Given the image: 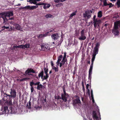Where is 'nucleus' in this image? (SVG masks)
Segmentation results:
<instances>
[{
	"mask_svg": "<svg viewBox=\"0 0 120 120\" xmlns=\"http://www.w3.org/2000/svg\"><path fill=\"white\" fill-rule=\"evenodd\" d=\"M108 5H109V8H110L113 6V5H112L111 3H110L109 4H108Z\"/></svg>",
	"mask_w": 120,
	"mask_h": 120,
	"instance_id": "49",
	"label": "nucleus"
},
{
	"mask_svg": "<svg viewBox=\"0 0 120 120\" xmlns=\"http://www.w3.org/2000/svg\"><path fill=\"white\" fill-rule=\"evenodd\" d=\"M90 61L89 60V61H88V62H87V63L88 64H90Z\"/></svg>",
	"mask_w": 120,
	"mask_h": 120,
	"instance_id": "64",
	"label": "nucleus"
},
{
	"mask_svg": "<svg viewBox=\"0 0 120 120\" xmlns=\"http://www.w3.org/2000/svg\"><path fill=\"white\" fill-rule=\"evenodd\" d=\"M52 69H54L55 72H58V68H57L55 66L52 68Z\"/></svg>",
	"mask_w": 120,
	"mask_h": 120,
	"instance_id": "42",
	"label": "nucleus"
},
{
	"mask_svg": "<svg viewBox=\"0 0 120 120\" xmlns=\"http://www.w3.org/2000/svg\"><path fill=\"white\" fill-rule=\"evenodd\" d=\"M92 68H90L89 71L88 79L90 80L91 78V75L92 74Z\"/></svg>",
	"mask_w": 120,
	"mask_h": 120,
	"instance_id": "18",
	"label": "nucleus"
},
{
	"mask_svg": "<svg viewBox=\"0 0 120 120\" xmlns=\"http://www.w3.org/2000/svg\"><path fill=\"white\" fill-rule=\"evenodd\" d=\"M14 19V18L13 17H11V18H9L8 19V20H11L12 19Z\"/></svg>",
	"mask_w": 120,
	"mask_h": 120,
	"instance_id": "61",
	"label": "nucleus"
},
{
	"mask_svg": "<svg viewBox=\"0 0 120 120\" xmlns=\"http://www.w3.org/2000/svg\"><path fill=\"white\" fill-rule=\"evenodd\" d=\"M92 12V11L91 10H87L85 11V13L83 14V16L85 18L86 17L87 19H88L91 17Z\"/></svg>",
	"mask_w": 120,
	"mask_h": 120,
	"instance_id": "3",
	"label": "nucleus"
},
{
	"mask_svg": "<svg viewBox=\"0 0 120 120\" xmlns=\"http://www.w3.org/2000/svg\"><path fill=\"white\" fill-rule=\"evenodd\" d=\"M5 12H2L0 13V18H3V16H8L10 14H11L12 15V14H11V13L9 14V13H7L5 14Z\"/></svg>",
	"mask_w": 120,
	"mask_h": 120,
	"instance_id": "20",
	"label": "nucleus"
},
{
	"mask_svg": "<svg viewBox=\"0 0 120 120\" xmlns=\"http://www.w3.org/2000/svg\"><path fill=\"white\" fill-rule=\"evenodd\" d=\"M2 28L3 29L2 30H3L5 29H9V26L6 27L4 26H2Z\"/></svg>",
	"mask_w": 120,
	"mask_h": 120,
	"instance_id": "43",
	"label": "nucleus"
},
{
	"mask_svg": "<svg viewBox=\"0 0 120 120\" xmlns=\"http://www.w3.org/2000/svg\"><path fill=\"white\" fill-rule=\"evenodd\" d=\"M92 114V117L93 119L95 120H100L101 118L100 119L98 118V117L97 116L96 112L95 111H93Z\"/></svg>",
	"mask_w": 120,
	"mask_h": 120,
	"instance_id": "11",
	"label": "nucleus"
},
{
	"mask_svg": "<svg viewBox=\"0 0 120 120\" xmlns=\"http://www.w3.org/2000/svg\"><path fill=\"white\" fill-rule=\"evenodd\" d=\"M27 2H29L30 4H36L37 2L35 0H29V1L27 0Z\"/></svg>",
	"mask_w": 120,
	"mask_h": 120,
	"instance_id": "30",
	"label": "nucleus"
},
{
	"mask_svg": "<svg viewBox=\"0 0 120 120\" xmlns=\"http://www.w3.org/2000/svg\"><path fill=\"white\" fill-rule=\"evenodd\" d=\"M63 57V56L62 55H60L57 58V60L56 63L57 65H59V63H60V61L61 60Z\"/></svg>",
	"mask_w": 120,
	"mask_h": 120,
	"instance_id": "16",
	"label": "nucleus"
},
{
	"mask_svg": "<svg viewBox=\"0 0 120 120\" xmlns=\"http://www.w3.org/2000/svg\"><path fill=\"white\" fill-rule=\"evenodd\" d=\"M89 86V84H87L86 85V89H87V90H88V91L89 92V94H90V90H89V89H88Z\"/></svg>",
	"mask_w": 120,
	"mask_h": 120,
	"instance_id": "48",
	"label": "nucleus"
},
{
	"mask_svg": "<svg viewBox=\"0 0 120 120\" xmlns=\"http://www.w3.org/2000/svg\"><path fill=\"white\" fill-rule=\"evenodd\" d=\"M15 27L17 29L19 30L20 29V26L17 24H16L15 25Z\"/></svg>",
	"mask_w": 120,
	"mask_h": 120,
	"instance_id": "41",
	"label": "nucleus"
},
{
	"mask_svg": "<svg viewBox=\"0 0 120 120\" xmlns=\"http://www.w3.org/2000/svg\"><path fill=\"white\" fill-rule=\"evenodd\" d=\"M75 35L77 36L79 35V30H76L75 31Z\"/></svg>",
	"mask_w": 120,
	"mask_h": 120,
	"instance_id": "40",
	"label": "nucleus"
},
{
	"mask_svg": "<svg viewBox=\"0 0 120 120\" xmlns=\"http://www.w3.org/2000/svg\"><path fill=\"white\" fill-rule=\"evenodd\" d=\"M100 44L99 43H97L96 46L94 48V53L93 55H95L98 53V48H99Z\"/></svg>",
	"mask_w": 120,
	"mask_h": 120,
	"instance_id": "8",
	"label": "nucleus"
},
{
	"mask_svg": "<svg viewBox=\"0 0 120 120\" xmlns=\"http://www.w3.org/2000/svg\"><path fill=\"white\" fill-rule=\"evenodd\" d=\"M60 0H54V1L56 3H59Z\"/></svg>",
	"mask_w": 120,
	"mask_h": 120,
	"instance_id": "54",
	"label": "nucleus"
},
{
	"mask_svg": "<svg viewBox=\"0 0 120 120\" xmlns=\"http://www.w3.org/2000/svg\"><path fill=\"white\" fill-rule=\"evenodd\" d=\"M43 5V8L45 9H46L47 8H49L50 6V4H47L46 3H44V4Z\"/></svg>",
	"mask_w": 120,
	"mask_h": 120,
	"instance_id": "25",
	"label": "nucleus"
},
{
	"mask_svg": "<svg viewBox=\"0 0 120 120\" xmlns=\"http://www.w3.org/2000/svg\"><path fill=\"white\" fill-rule=\"evenodd\" d=\"M91 97L92 100V101L94 103V99L93 94V91L92 90H91Z\"/></svg>",
	"mask_w": 120,
	"mask_h": 120,
	"instance_id": "32",
	"label": "nucleus"
},
{
	"mask_svg": "<svg viewBox=\"0 0 120 120\" xmlns=\"http://www.w3.org/2000/svg\"><path fill=\"white\" fill-rule=\"evenodd\" d=\"M38 6L37 5L31 6H30L29 5H28L27 6L25 7H24V9H29L30 10H31L35 9L38 8Z\"/></svg>",
	"mask_w": 120,
	"mask_h": 120,
	"instance_id": "10",
	"label": "nucleus"
},
{
	"mask_svg": "<svg viewBox=\"0 0 120 120\" xmlns=\"http://www.w3.org/2000/svg\"><path fill=\"white\" fill-rule=\"evenodd\" d=\"M119 16L118 15V14H115L113 16L112 18V19L113 20H116V19L119 18Z\"/></svg>",
	"mask_w": 120,
	"mask_h": 120,
	"instance_id": "28",
	"label": "nucleus"
},
{
	"mask_svg": "<svg viewBox=\"0 0 120 120\" xmlns=\"http://www.w3.org/2000/svg\"><path fill=\"white\" fill-rule=\"evenodd\" d=\"M77 12V11H75L74 12H73L69 16V18L70 19L71 18V17L73 16H74L75 15H76V14Z\"/></svg>",
	"mask_w": 120,
	"mask_h": 120,
	"instance_id": "29",
	"label": "nucleus"
},
{
	"mask_svg": "<svg viewBox=\"0 0 120 120\" xmlns=\"http://www.w3.org/2000/svg\"><path fill=\"white\" fill-rule=\"evenodd\" d=\"M11 113H15V112H16V111L15 110V108H11Z\"/></svg>",
	"mask_w": 120,
	"mask_h": 120,
	"instance_id": "34",
	"label": "nucleus"
},
{
	"mask_svg": "<svg viewBox=\"0 0 120 120\" xmlns=\"http://www.w3.org/2000/svg\"><path fill=\"white\" fill-rule=\"evenodd\" d=\"M28 79L27 78H24L22 79L23 81H25L27 80V79Z\"/></svg>",
	"mask_w": 120,
	"mask_h": 120,
	"instance_id": "57",
	"label": "nucleus"
},
{
	"mask_svg": "<svg viewBox=\"0 0 120 120\" xmlns=\"http://www.w3.org/2000/svg\"><path fill=\"white\" fill-rule=\"evenodd\" d=\"M31 99V98H30V99L29 101L28 102V104H29V108H30L31 107V102L30 101Z\"/></svg>",
	"mask_w": 120,
	"mask_h": 120,
	"instance_id": "51",
	"label": "nucleus"
},
{
	"mask_svg": "<svg viewBox=\"0 0 120 120\" xmlns=\"http://www.w3.org/2000/svg\"><path fill=\"white\" fill-rule=\"evenodd\" d=\"M116 4L117 5V7L119 8L120 7V0H117L116 3Z\"/></svg>",
	"mask_w": 120,
	"mask_h": 120,
	"instance_id": "36",
	"label": "nucleus"
},
{
	"mask_svg": "<svg viewBox=\"0 0 120 120\" xmlns=\"http://www.w3.org/2000/svg\"><path fill=\"white\" fill-rule=\"evenodd\" d=\"M52 16V15H51L50 14H46V15H45V17L47 18H51Z\"/></svg>",
	"mask_w": 120,
	"mask_h": 120,
	"instance_id": "39",
	"label": "nucleus"
},
{
	"mask_svg": "<svg viewBox=\"0 0 120 120\" xmlns=\"http://www.w3.org/2000/svg\"><path fill=\"white\" fill-rule=\"evenodd\" d=\"M4 99L5 101H6L9 99L11 98L10 96V94H8L6 93H4Z\"/></svg>",
	"mask_w": 120,
	"mask_h": 120,
	"instance_id": "13",
	"label": "nucleus"
},
{
	"mask_svg": "<svg viewBox=\"0 0 120 120\" xmlns=\"http://www.w3.org/2000/svg\"><path fill=\"white\" fill-rule=\"evenodd\" d=\"M66 52H65L64 53V55L63 56V57L62 60H67V59L66 58Z\"/></svg>",
	"mask_w": 120,
	"mask_h": 120,
	"instance_id": "35",
	"label": "nucleus"
},
{
	"mask_svg": "<svg viewBox=\"0 0 120 120\" xmlns=\"http://www.w3.org/2000/svg\"><path fill=\"white\" fill-rule=\"evenodd\" d=\"M61 97L60 96L58 95L57 96H56L55 97V98L57 100L61 99Z\"/></svg>",
	"mask_w": 120,
	"mask_h": 120,
	"instance_id": "46",
	"label": "nucleus"
},
{
	"mask_svg": "<svg viewBox=\"0 0 120 120\" xmlns=\"http://www.w3.org/2000/svg\"><path fill=\"white\" fill-rule=\"evenodd\" d=\"M24 48H29L30 47V45L29 44H26L25 45H24Z\"/></svg>",
	"mask_w": 120,
	"mask_h": 120,
	"instance_id": "37",
	"label": "nucleus"
},
{
	"mask_svg": "<svg viewBox=\"0 0 120 120\" xmlns=\"http://www.w3.org/2000/svg\"><path fill=\"white\" fill-rule=\"evenodd\" d=\"M44 72L43 70L41 71V72L39 73L38 75V77L39 78L41 77V78L42 79L44 78V74H43Z\"/></svg>",
	"mask_w": 120,
	"mask_h": 120,
	"instance_id": "27",
	"label": "nucleus"
},
{
	"mask_svg": "<svg viewBox=\"0 0 120 120\" xmlns=\"http://www.w3.org/2000/svg\"><path fill=\"white\" fill-rule=\"evenodd\" d=\"M20 9H24V7H21V8H20Z\"/></svg>",
	"mask_w": 120,
	"mask_h": 120,
	"instance_id": "63",
	"label": "nucleus"
},
{
	"mask_svg": "<svg viewBox=\"0 0 120 120\" xmlns=\"http://www.w3.org/2000/svg\"><path fill=\"white\" fill-rule=\"evenodd\" d=\"M63 91L64 92V93H62L61 94H63V95H64L68 94L66 93V90H65V89L64 88L63 89Z\"/></svg>",
	"mask_w": 120,
	"mask_h": 120,
	"instance_id": "44",
	"label": "nucleus"
},
{
	"mask_svg": "<svg viewBox=\"0 0 120 120\" xmlns=\"http://www.w3.org/2000/svg\"><path fill=\"white\" fill-rule=\"evenodd\" d=\"M35 71L33 69L31 68H28L25 71V74L26 75H28L30 73H35Z\"/></svg>",
	"mask_w": 120,
	"mask_h": 120,
	"instance_id": "15",
	"label": "nucleus"
},
{
	"mask_svg": "<svg viewBox=\"0 0 120 120\" xmlns=\"http://www.w3.org/2000/svg\"><path fill=\"white\" fill-rule=\"evenodd\" d=\"M11 13V14H12V15L11 14H10L9 15H8V16H3V17L2 18L3 19V20H4V22L3 23V24L5 22H7V21L8 20V19H7V18H6V17H10V16H12L13 15V13L12 11H8V12H5V14H7V13H9L10 14V13Z\"/></svg>",
	"mask_w": 120,
	"mask_h": 120,
	"instance_id": "5",
	"label": "nucleus"
},
{
	"mask_svg": "<svg viewBox=\"0 0 120 120\" xmlns=\"http://www.w3.org/2000/svg\"><path fill=\"white\" fill-rule=\"evenodd\" d=\"M103 5L102 6L103 7L106 6L108 5V4L107 3V1H103Z\"/></svg>",
	"mask_w": 120,
	"mask_h": 120,
	"instance_id": "38",
	"label": "nucleus"
},
{
	"mask_svg": "<svg viewBox=\"0 0 120 120\" xmlns=\"http://www.w3.org/2000/svg\"><path fill=\"white\" fill-rule=\"evenodd\" d=\"M114 26H116V28L120 27V20L115 22L114 23Z\"/></svg>",
	"mask_w": 120,
	"mask_h": 120,
	"instance_id": "22",
	"label": "nucleus"
},
{
	"mask_svg": "<svg viewBox=\"0 0 120 120\" xmlns=\"http://www.w3.org/2000/svg\"><path fill=\"white\" fill-rule=\"evenodd\" d=\"M20 48H22V49H25V48H24V45H20Z\"/></svg>",
	"mask_w": 120,
	"mask_h": 120,
	"instance_id": "53",
	"label": "nucleus"
},
{
	"mask_svg": "<svg viewBox=\"0 0 120 120\" xmlns=\"http://www.w3.org/2000/svg\"><path fill=\"white\" fill-rule=\"evenodd\" d=\"M51 65L52 66H53V61H51Z\"/></svg>",
	"mask_w": 120,
	"mask_h": 120,
	"instance_id": "60",
	"label": "nucleus"
},
{
	"mask_svg": "<svg viewBox=\"0 0 120 120\" xmlns=\"http://www.w3.org/2000/svg\"><path fill=\"white\" fill-rule=\"evenodd\" d=\"M52 39L55 40L58 39L59 37L58 34L57 33H54L52 34L51 36Z\"/></svg>",
	"mask_w": 120,
	"mask_h": 120,
	"instance_id": "14",
	"label": "nucleus"
},
{
	"mask_svg": "<svg viewBox=\"0 0 120 120\" xmlns=\"http://www.w3.org/2000/svg\"><path fill=\"white\" fill-rule=\"evenodd\" d=\"M20 45L19 46L16 45V46H14L13 47V48H14V49H15V48H20Z\"/></svg>",
	"mask_w": 120,
	"mask_h": 120,
	"instance_id": "50",
	"label": "nucleus"
},
{
	"mask_svg": "<svg viewBox=\"0 0 120 120\" xmlns=\"http://www.w3.org/2000/svg\"><path fill=\"white\" fill-rule=\"evenodd\" d=\"M98 25V26H99V25L98 23H94V27L95 28H96L97 27V25Z\"/></svg>",
	"mask_w": 120,
	"mask_h": 120,
	"instance_id": "47",
	"label": "nucleus"
},
{
	"mask_svg": "<svg viewBox=\"0 0 120 120\" xmlns=\"http://www.w3.org/2000/svg\"><path fill=\"white\" fill-rule=\"evenodd\" d=\"M80 36L78 38L79 40L82 41L86 39V35L85 34L84 29L82 30L80 32Z\"/></svg>",
	"mask_w": 120,
	"mask_h": 120,
	"instance_id": "2",
	"label": "nucleus"
},
{
	"mask_svg": "<svg viewBox=\"0 0 120 120\" xmlns=\"http://www.w3.org/2000/svg\"><path fill=\"white\" fill-rule=\"evenodd\" d=\"M101 20H98L97 23H98L99 24L101 23Z\"/></svg>",
	"mask_w": 120,
	"mask_h": 120,
	"instance_id": "56",
	"label": "nucleus"
},
{
	"mask_svg": "<svg viewBox=\"0 0 120 120\" xmlns=\"http://www.w3.org/2000/svg\"><path fill=\"white\" fill-rule=\"evenodd\" d=\"M35 4L36 5H43L44 4V3H36V4Z\"/></svg>",
	"mask_w": 120,
	"mask_h": 120,
	"instance_id": "45",
	"label": "nucleus"
},
{
	"mask_svg": "<svg viewBox=\"0 0 120 120\" xmlns=\"http://www.w3.org/2000/svg\"><path fill=\"white\" fill-rule=\"evenodd\" d=\"M96 56L95 55L93 54V57L92 59L91 64L90 66V68H93L94 62V60Z\"/></svg>",
	"mask_w": 120,
	"mask_h": 120,
	"instance_id": "21",
	"label": "nucleus"
},
{
	"mask_svg": "<svg viewBox=\"0 0 120 120\" xmlns=\"http://www.w3.org/2000/svg\"><path fill=\"white\" fill-rule=\"evenodd\" d=\"M12 98H11L6 101V103L8 105L11 106L12 105Z\"/></svg>",
	"mask_w": 120,
	"mask_h": 120,
	"instance_id": "24",
	"label": "nucleus"
},
{
	"mask_svg": "<svg viewBox=\"0 0 120 120\" xmlns=\"http://www.w3.org/2000/svg\"><path fill=\"white\" fill-rule=\"evenodd\" d=\"M119 29V27L116 28V26H114V28L112 30V32L115 35H119V31L118 30Z\"/></svg>",
	"mask_w": 120,
	"mask_h": 120,
	"instance_id": "6",
	"label": "nucleus"
},
{
	"mask_svg": "<svg viewBox=\"0 0 120 120\" xmlns=\"http://www.w3.org/2000/svg\"><path fill=\"white\" fill-rule=\"evenodd\" d=\"M41 50L47 52L50 51L49 45L48 44H42L41 45Z\"/></svg>",
	"mask_w": 120,
	"mask_h": 120,
	"instance_id": "1",
	"label": "nucleus"
},
{
	"mask_svg": "<svg viewBox=\"0 0 120 120\" xmlns=\"http://www.w3.org/2000/svg\"><path fill=\"white\" fill-rule=\"evenodd\" d=\"M34 84V82H30V85L31 86L30 89L31 91V93L33 92L34 91V88L33 86V85H34V84Z\"/></svg>",
	"mask_w": 120,
	"mask_h": 120,
	"instance_id": "26",
	"label": "nucleus"
},
{
	"mask_svg": "<svg viewBox=\"0 0 120 120\" xmlns=\"http://www.w3.org/2000/svg\"><path fill=\"white\" fill-rule=\"evenodd\" d=\"M11 91L10 92V95L9 96L11 98H14L16 96V90L14 89H11Z\"/></svg>",
	"mask_w": 120,
	"mask_h": 120,
	"instance_id": "4",
	"label": "nucleus"
},
{
	"mask_svg": "<svg viewBox=\"0 0 120 120\" xmlns=\"http://www.w3.org/2000/svg\"><path fill=\"white\" fill-rule=\"evenodd\" d=\"M97 20H98L97 19H95V20L94 21V23H97Z\"/></svg>",
	"mask_w": 120,
	"mask_h": 120,
	"instance_id": "58",
	"label": "nucleus"
},
{
	"mask_svg": "<svg viewBox=\"0 0 120 120\" xmlns=\"http://www.w3.org/2000/svg\"><path fill=\"white\" fill-rule=\"evenodd\" d=\"M44 36V34H41L39 35V37H40L41 38V37H42Z\"/></svg>",
	"mask_w": 120,
	"mask_h": 120,
	"instance_id": "55",
	"label": "nucleus"
},
{
	"mask_svg": "<svg viewBox=\"0 0 120 120\" xmlns=\"http://www.w3.org/2000/svg\"><path fill=\"white\" fill-rule=\"evenodd\" d=\"M67 60H62L61 62H60V63H59V65L60 64V68H61L62 66H64L66 62V63H67Z\"/></svg>",
	"mask_w": 120,
	"mask_h": 120,
	"instance_id": "19",
	"label": "nucleus"
},
{
	"mask_svg": "<svg viewBox=\"0 0 120 120\" xmlns=\"http://www.w3.org/2000/svg\"><path fill=\"white\" fill-rule=\"evenodd\" d=\"M62 5V4L61 3H58L56 5L57 7H60Z\"/></svg>",
	"mask_w": 120,
	"mask_h": 120,
	"instance_id": "52",
	"label": "nucleus"
},
{
	"mask_svg": "<svg viewBox=\"0 0 120 120\" xmlns=\"http://www.w3.org/2000/svg\"><path fill=\"white\" fill-rule=\"evenodd\" d=\"M61 99L64 102H66L67 101V99L69 97L68 94L63 95L61 94Z\"/></svg>",
	"mask_w": 120,
	"mask_h": 120,
	"instance_id": "9",
	"label": "nucleus"
},
{
	"mask_svg": "<svg viewBox=\"0 0 120 120\" xmlns=\"http://www.w3.org/2000/svg\"><path fill=\"white\" fill-rule=\"evenodd\" d=\"M73 104L74 105H75L76 104H80L81 103L80 100L79 98H76L73 101Z\"/></svg>",
	"mask_w": 120,
	"mask_h": 120,
	"instance_id": "17",
	"label": "nucleus"
},
{
	"mask_svg": "<svg viewBox=\"0 0 120 120\" xmlns=\"http://www.w3.org/2000/svg\"><path fill=\"white\" fill-rule=\"evenodd\" d=\"M96 16L95 15H94L93 17V21H94L95 20V19H96Z\"/></svg>",
	"mask_w": 120,
	"mask_h": 120,
	"instance_id": "59",
	"label": "nucleus"
},
{
	"mask_svg": "<svg viewBox=\"0 0 120 120\" xmlns=\"http://www.w3.org/2000/svg\"><path fill=\"white\" fill-rule=\"evenodd\" d=\"M8 107L7 106L4 107V110L3 111V113L4 114H6L9 111L8 109Z\"/></svg>",
	"mask_w": 120,
	"mask_h": 120,
	"instance_id": "23",
	"label": "nucleus"
},
{
	"mask_svg": "<svg viewBox=\"0 0 120 120\" xmlns=\"http://www.w3.org/2000/svg\"><path fill=\"white\" fill-rule=\"evenodd\" d=\"M109 25V24H105L104 25V26L105 27H106L107 26Z\"/></svg>",
	"mask_w": 120,
	"mask_h": 120,
	"instance_id": "62",
	"label": "nucleus"
},
{
	"mask_svg": "<svg viewBox=\"0 0 120 120\" xmlns=\"http://www.w3.org/2000/svg\"><path fill=\"white\" fill-rule=\"evenodd\" d=\"M54 30L53 29L49 31H48L45 34H44V36H46L48 35L49 33L52 32Z\"/></svg>",
	"mask_w": 120,
	"mask_h": 120,
	"instance_id": "33",
	"label": "nucleus"
},
{
	"mask_svg": "<svg viewBox=\"0 0 120 120\" xmlns=\"http://www.w3.org/2000/svg\"><path fill=\"white\" fill-rule=\"evenodd\" d=\"M44 70L46 75L45 76H44L43 78V81L44 80H46L49 77L48 74V68H46L45 67L44 68Z\"/></svg>",
	"mask_w": 120,
	"mask_h": 120,
	"instance_id": "12",
	"label": "nucleus"
},
{
	"mask_svg": "<svg viewBox=\"0 0 120 120\" xmlns=\"http://www.w3.org/2000/svg\"><path fill=\"white\" fill-rule=\"evenodd\" d=\"M40 82H37L36 83H34V84H34V85H37V87H34L36 89H37L38 90H41L42 88L43 87H44L43 85H42L41 84H40Z\"/></svg>",
	"mask_w": 120,
	"mask_h": 120,
	"instance_id": "7",
	"label": "nucleus"
},
{
	"mask_svg": "<svg viewBox=\"0 0 120 120\" xmlns=\"http://www.w3.org/2000/svg\"><path fill=\"white\" fill-rule=\"evenodd\" d=\"M102 16V12L101 11H99L98 13V17L101 18Z\"/></svg>",
	"mask_w": 120,
	"mask_h": 120,
	"instance_id": "31",
	"label": "nucleus"
}]
</instances>
